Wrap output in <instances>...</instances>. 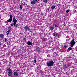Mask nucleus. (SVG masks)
Wrapping results in <instances>:
<instances>
[{
	"instance_id": "1",
	"label": "nucleus",
	"mask_w": 77,
	"mask_h": 77,
	"mask_svg": "<svg viewBox=\"0 0 77 77\" xmlns=\"http://www.w3.org/2000/svg\"><path fill=\"white\" fill-rule=\"evenodd\" d=\"M46 65L48 67H51L52 66L54 65V62L51 60L47 61L46 63Z\"/></svg>"
},
{
	"instance_id": "2",
	"label": "nucleus",
	"mask_w": 77,
	"mask_h": 77,
	"mask_svg": "<svg viewBox=\"0 0 77 77\" xmlns=\"http://www.w3.org/2000/svg\"><path fill=\"white\" fill-rule=\"evenodd\" d=\"M70 47H72L75 44V42L74 41V39H73L70 42Z\"/></svg>"
},
{
	"instance_id": "3",
	"label": "nucleus",
	"mask_w": 77,
	"mask_h": 77,
	"mask_svg": "<svg viewBox=\"0 0 77 77\" xmlns=\"http://www.w3.org/2000/svg\"><path fill=\"white\" fill-rule=\"evenodd\" d=\"M10 18L8 20H7V22L9 23H11L12 20V14H10L9 15Z\"/></svg>"
},
{
	"instance_id": "4",
	"label": "nucleus",
	"mask_w": 77,
	"mask_h": 77,
	"mask_svg": "<svg viewBox=\"0 0 77 77\" xmlns=\"http://www.w3.org/2000/svg\"><path fill=\"white\" fill-rule=\"evenodd\" d=\"M35 51L37 52H40L42 51V48L40 47H37L35 49Z\"/></svg>"
},
{
	"instance_id": "5",
	"label": "nucleus",
	"mask_w": 77,
	"mask_h": 77,
	"mask_svg": "<svg viewBox=\"0 0 77 77\" xmlns=\"http://www.w3.org/2000/svg\"><path fill=\"white\" fill-rule=\"evenodd\" d=\"M28 25H26V26H25L24 29H25V30H30V26H28Z\"/></svg>"
},
{
	"instance_id": "6",
	"label": "nucleus",
	"mask_w": 77,
	"mask_h": 77,
	"mask_svg": "<svg viewBox=\"0 0 77 77\" xmlns=\"http://www.w3.org/2000/svg\"><path fill=\"white\" fill-rule=\"evenodd\" d=\"M13 22L14 23H16L17 22V20H16L15 17H14L13 19Z\"/></svg>"
},
{
	"instance_id": "7",
	"label": "nucleus",
	"mask_w": 77,
	"mask_h": 77,
	"mask_svg": "<svg viewBox=\"0 0 77 77\" xmlns=\"http://www.w3.org/2000/svg\"><path fill=\"white\" fill-rule=\"evenodd\" d=\"M27 44L28 45H32V42L29 41H28L27 42Z\"/></svg>"
},
{
	"instance_id": "8",
	"label": "nucleus",
	"mask_w": 77,
	"mask_h": 77,
	"mask_svg": "<svg viewBox=\"0 0 77 77\" xmlns=\"http://www.w3.org/2000/svg\"><path fill=\"white\" fill-rule=\"evenodd\" d=\"M36 2L35 1V0H33L32 1H31V4L33 5H35V4H36Z\"/></svg>"
},
{
	"instance_id": "9",
	"label": "nucleus",
	"mask_w": 77,
	"mask_h": 77,
	"mask_svg": "<svg viewBox=\"0 0 77 77\" xmlns=\"http://www.w3.org/2000/svg\"><path fill=\"white\" fill-rule=\"evenodd\" d=\"M14 75H15L16 76H18V72H14Z\"/></svg>"
},
{
	"instance_id": "10",
	"label": "nucleus",
	"mask_w": 77,
	"mask_h": 77,
	"mask_svg": "<svg viewBox=\"0 0 77 77\" xmlns=\"http://www.w3.org/2000/svg\"><path fill=\"white\" fill-rule=\"evenodd\" d=\"M8 75L9 76H11L12 75V72H9L8 73Z\"/></svg>"
},
{
	"instance_id": "11",
	"label": "nucleus",
	"mask_w": 77,
	"mask_h": 77,
	"mask_svg": "<svg viewBox=\"0 0 77 77\" xmlns=\"http://www.w3.org/2000/svg\"><path fill=\"white\" fill-rule=\"evenodd\" d=\"M8 71V72H12V69H10V68H8L7 69Z\"/></svg>"
},
{
	"instance_id": "12",
	"label": "nucleus",
	"mask_w": 77,
	"mask_h": 77,
	"mask_svg": "<svg viewBox=\"0 0 77 77\" xmlns=\"http://www.w3.org/2000/svg\"><path fill=\"white\" fill-rule=\"evenodd\" d=\"M53 26L54 28V27H58V26L56 25L53 24Z\"/></svg>"
},
{
	"instance_id": "13",
	"label": "nucleus",
	"mask_w": 77,
	"mask_h": 77,
	"mask_svg": "<svg viewBox=\"0 0 77 77\" xmlns=\"http://www.w3.org/2000/svg\"><path fill=\"white\" fill-rule=\"evenodd\" d=\"M57 33H55L53 34V35L55 36H57Z\"/></svg>"
},
{
	"instance_id": "14",
	"label": "nucleus",
	"mask_w": 77,
	"mask_h": 77,
	"mask_svg": "<svg viewBox=\"0 0 77 77\" xmlns=\"http://www.w3.org/2000/svg\"><path fill=\"white\" fill-rule=\"evenodd\" d=\"M51 8L52 9H54L55 8V6H54V5L52 6L51 7Z\"/></svg>"
},
{
	"instance_id": "15",
	"label": "nucleus",
	"mask_w": 77,
	"mask_h": 77,
	"mask_svg": "<svg viewBox=\"0 0 77 77\" xmlns=\"http://www.w3.org/2000/svg\"><path fill=\"white\" fill-rule=\"evenodd\" d=\"M0 36L1 38H3L4 37V35L3 34H0Z\"/></svg>"
},
{
	"instance_id": "16",
	"label": "nucleus",
	"mask_w": 77,
	"mask_h": 77,
	"mask_svg": "<svg viewBox=\"0 0 77 77\" xmlns=\"http://www.w3.org/2000/svg\"><path fill=\"white\" fill-rule=\"evenodd\" d=\"M63 68H64V69H66V68H67V67L66 65H64L63 66Z\"/></svg>"
},
{
	"instance_id": "17",
	"label": "nucleus",
	"mask_w": 77,
	"mask_h": 77,
	"mask_svg": "<svg viewBox=\"0 0 77 77\" xmlns=\"http://www.w3.org/2000/svg\"><path fill=\"white\" fill-rule=\"evenodd\" d=\"M43 2L47 3V0H43Z\"/></svg>"
},
{
	"instance_id": "18",
	"label": "nucleus",
	"mask_w": 77,
	"mask_h": 77,
	"mask_svg": "<svg viewBox=\"0 0 77 77\" xmlns=\"http://www.w3.org/2000/svg\"><path fill=\"white\" fill-rule=\"evenodd\" d=\"M50 29L51 30H53V29H54V27L51 26L50 28Z\"/></svg>"
},
{
	"instance_id": "19",
	"label": "nucleus",
	"mask_w": 77,
	"mask_h": 77,
	"mask_svg": "<svg viewBox=\"0 0 77 77\" xmlns=\"http://www.w3.org/2000/svg\"><path fill=\"white\" fill-rule=\"evenodd\" d=\"M68 49L70 50H71L72 49V48L71 47H70L68 48Z\"/></svg>"
},
{
	"instance_id": "20",
	"label": "nucleus",
	"mask_w": 77,
	"mask_h": 77,
	"mask_svg": "<svg viewBox=\"0 0 77 77\" xmlns=\"http://www.w3.org/2000/svg\"><path fill=\"white\" fill-rule=\"evenodd\" d=\"M4 41L5 42H7V38H5Z\"/></svg>"
},
{
	"instance_id": "21",
	"label": "nucleus",
	"mask_w": 77,
	"mask_h": 77,
	"mask_svg": "<svg viewBox=\"0 0 77 77\" xmlns=\"http://www.w3.org/2000/svg\"><path fill=\"white\" fill-rule=\"evenodd\" d=\"M8 29L9 30H11V29H12V27H11V26H9L8 27Z\"/></svg>"
},
{
	"instance_id": "22",
	"label": "nucleus",
	"mask_w": 77,
	"mask_h": 77,
	"mask_svg": "<svg viewBox=\"0 0 77 77\" xmlns=\"http://www.w3.org/2000/svg\"><path fill=\"white\" fill-rule=\"evenodd\" d=\"M22 8L23 7H22V5H20V9H22Z\"/></svg>"
},
{
	"instance_id": "23",
	"label": "nucleus",
	"mask_w": 77,
	"mask_h": 77,
	"mask_svg": "<svg viewBox=\"0 0 77 77\" xmlns=\"http://www.w3.org/2000/svg\"><path fill=\"white\" fill-rule=\"evenodd\" d=\"M11 27H13V26H14V23H11Z\"/></svg>"
},
{
	"instance_id": "24",
	"label": "nucleus",
	"mask_w": 77,
	"mask_h": 77,
	"mask_svg": "<svg viewBox=\"0 0 77 77\" xmlns=\"http://www.w3.org/2000/svg\"><path fill=\"white\" fill-rule=\"evenodd\" d=\"M16 23H14V27H16Z\"/></svg>"
},
{
	"instance_id": "25",
	"label": "nucleus",
	"mask_w": 77,
	"mask_h": 77,
	"mask_svg": "<svg viewBox=\"0 0 77 77\" xmlns=\"http://www.w3.org/2000/svg\"><path fill=\"white\" fill-rule=\"evenodd\" d=\"M69 10H67L66 11V12L67 13H68V12H69Z\"/></svg>"
},
{
	"instance_id": "26",
	"label": "nucleus",
	"mask_w": 77,
	"mask_h": 77,
	"mask_svg": "<svg viewBox=\"0 0 77 77\" xmlns=\"http://www.w3.org/2000/svg\"><path fill=\"white\" fill-rule=\"evenodd\" d=\"M18 24H16V27H18Z\"/></svg>"
},
{
	"instance_id": "27",
	"label": "nucleus",
	"mask_w": 77,
	"mask_h": 77,
	"mask_svg": "<svg viewBox=\"0 0 77 77\" xmlns=\"http://www.w3.org/2000/svg\"><path fill=\"white\" fill-rule=\"evenodd\" d=\"M9 32H8V33L7 34V36H9Z\"/></svg>"
},
{
	"instance_id": "28",
	"label": "nucleus",
	"mask_w": 77,
	"mask_h": 77,
	"mask_svg": "<svg viewBox=\"0 0 77 77\" xmlns=\"http://www.w3.org/2000/svg\"><path fill=\"white\" fill-rule=\"evenodd\" d=\"M10 32V30H9L7 32H6V33H8Z\"/></svg>"
},
{
	"instance_id": "29",
	"label": "nucleus",
	"mask_w": 77,
	"mask_h": 77,
	"mask_svg": "<svg viewBox=\"0 0 77 77\" xmlns=\"http://www.w3.org/2000/svg\"><path fill=\"white\" fill-rule=\"evenodd\" d=\"M36 60H34V63H36Z\"/></svg>"
},
{
	"instance_id": "30",
	"label": "nucleus",
	"mask_w": 77,
	"mask_h": 77,
	"mask_svg": "<svg viewBox=\"0 0 77 77\" xmlns=\"http://www.w3.org/2000/svg\"><path fill=\"white\" fill-rule=\"evenodd\" d=\"M50 55L49 54H48L47 55V57H50Z\"/></svg>"
},
{
	"instance_id": "31",
	"label": "nucleus",
	"mask_w": 77,
	"mask_h": 77,
	"mask_svg": "<svg viewBox=\"0 0 77 77\" xmlns=\"http://www.w3.org/2000/svg\"><path fill=\"white\" fill-rule=\"evenodd\" d=\"M68 58L69 59H70V58H71V56H69V57Z\"/></svg>"
},
{
	"instance_id": "32",
	"label": "nucleus",
	"mask_w": 77,
	"mask_h": 77,
	"mask_svg": "<svg viewBox=\"0 0 77 77\" xmlns=\"http://www.w3.org/2000/svg\"><path fill=\"white\" fill-rule=\"evenodd\" d=\"M64 48H66V46H64Z\"/></svg>"
},
{
	"instance_id": "33",
	"label": "nucleus",
	"mask_w": 77,
	"mask_h": 77,
	"mask_svg": "<svg viewBox=\"0 0 77 77\" xmlns=\"http://www.w3.org/2000/svg\"><path fill=\"white\" fill-rule=\"evenodd\" d=\"M35 1H36V2H38V0H35Z\"/></svg>"
},
{
	"instance_id": "34",
	"label": "nucleus",
	"mask_w": 77,
	"mask_h": 77,
	"mask_svg": "<svg viewBox=\"0 0 77 77\" xmlns=\"http://www.w3.org/2000/svg\"><path fill=\"white\" fill-rule=\"evenodd\" d=\"M1 45V42H0V46Z\"/></svg>"
}]
</instances>
